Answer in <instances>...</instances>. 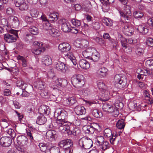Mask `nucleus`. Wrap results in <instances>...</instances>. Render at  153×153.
Returning <instances> with one entry per match:
<instances>
[{
  "instance_id": "f257e3e1",
  "label": "nucleus",
  "mask_w": 153,
  "mask_h": 153,
  "mask_svg": "<svg viewBox=\"0 0 153 153\" xmlns=\"http://www.w3.org/2000/svg\"><path fill=\"white\" fill-rule=\"evenodd\" d=\"M57 125L56 128L61 133H67L70 135L72 134L74 136L76 134V126H73V128L70 130V127L68 124L67 122H62V121H56Z\"/></svg>"
},
{
  "instance_id": "f03ea898",
  "label": "nucleus",
  "mask_w": 153,
  "mask_h": 153,
  "mask_svg": "<svg viewBox=\"0 0 153 153\" xmlns=\"http://www.w3.org/2000/svg\"><path fill=\"white\" fill-rule=\"evenodd\" d=\"M77 91H78L79 94V96L83 95L84 96H86L89 93V91L88 89H84L83 90H80L79 88H82L85 84L84 78L83 76L81 75H77Z\"/></svg>"
},
{
  "instance_id": "7ed1b4c3",
  "label": "nucleus",
  "mask_w": 153,
  "mask_h": 153,
  "mask_svg": "<svg viewBox=\"0 0 153 153\" xmlns=\"http://www.w3.org/2000/svg\"><path fill=\"white\" fill-rule=\"evenodd\" d=\"M114 79L116 87L122 89L126 87L127 80L125 76L120 74H117L115 76Z\"/></svg>"
},
{
  "instance_id": "20e7f679",
  "label": "nucleus",
  "mask_w": 153,
  "mask_h": 153,
  "mask_svg": "<svg viewBox=\"0 0 153 153\" xmlns=\"http://www.w3.org/2000/svg\"><path fill=\"white\" fill-rule=\"evenodd\" d=\"M59 145L61 147H62L64 149L65 153H72L71 152L73 142L70 139L65 140L61 141Z\"/></svg>"
},
{
  "instance_id": "39448f33",
  "label": "nucleus",
  "mask_w": 153,
  "mask_h": 153,
  "mask_svg": "<svg viewBox=\"0 0 153 153\" xmlns=\"http://www.w3.org/2000/svg\"><path fill=\"white\" fill-rule=\"evenodd\" d=\"M124 12L119 11V13L121 17L124 19L126 22H129L131 19V13L130 10V7L128 5L124 6Z\"/></svg>"
},
{
  "instance_id": "423d86ee",
  "label": "nucleus",
  "mask_w": 153,
  "mask_h": 153,
  "mask_svg": "<svg viewBox=\"0 0 153 153\" xmlns=\"http://www.w3.org/2000/svg\"><path fill=\"white\" fill-rule=\"evenodd\" d=\"M34 45H36L37 48L32 50V53L36 55H39L40 54L42 51H44L45 49L43 47V43L42 42L37 41L33 43Z\"/></svg>"
},
{
  "instance_id": "0eeeda50",
  "label": "nucleus",
  "mask_w": 153,
  "mask_h": 153,
  "mask_svg": "<svg viewBox=\"0 0 153 153\" xmlns=\"http://www.w3.org/2000/svg\"><path fill=\"white\" fill-rule=\"evenodd\" d=\"M97 86L102 94V96L106 97L107 100L108 98V96L110 93L107 90V87L105 84L102 82H99L97 83Z\"/></svg>"
},
{
  "instance_id": "6e6552de",
  "label": "nucleus",
  "mask_w": 153,
  "mask_h": 153,
  "mask_svg": "<svg viewBox=\"0 0 153 153\" xmlns=\"http://www.w3.org/2000/svg\"><path fill=\"white\" fill-rule=\"evenodd\" d=\"M104 134L105 137L109 138V140L111 144H113L114 143L116 136V134L114 135L112 133V131L109 128H106L104 131Z\"/></svg>"
},
{
  "instance_id": "1a4fd4ad",
  "label": "nucleus",
  "mask_w": 153,
  "mask_h": 153,
  "mask_svg": "<svg viewBox=\"0 0 153 153\" xmlns=\"http://www.w3.org/2000/svg\"><path fill=\"white\" fill-rule=\"evenodd\" d=\"M59 23L61 25L62 30L65 33L69 32L70 30V26L68 23L66 22L65 19H62L59 21Z\"/></svg>"
},
{
  "instance_id": "9d476101",
  "label": "nucleus",
  "mask_w": 153,
  "mask_h": 153,
  "mask_svg": "<svg viewBox=\"0 0 153 153\" xmlns=\"http://www.w3.org/2000/svg\"><path fill=\"white\" fill-rule=\"evenodd\" d=\"M1 145L4 147L9 146L12 143V140L9 137H3L0 139Z\"/></svg>"
},
{
  "instance_id": "9b49d317",
  "label": "nucleus",
  "mask_w": 153,
  "mask_h": 153,
  "mask_svg": "<svg viewBox=\"0 0 153 153\" xmlns=\"http://www.w3.org/2000/svg\"><path fill=\"white\" fill-rule=\"evenodd\" d=\"M71 48L70 45L66 42L60 44L58 46L59 50L62 52H67L70 50Z\"/></svg>"
},
{
  "instance_id": "f8f14e48",
  "label": "nucleus",
  "mask_w": 153,
  "mask_h": 153,
  "mask_svg": "<svg viewBox=\"0 0 153 153\" xmlns=\"http://www.w3.org/2000/svg\"><path fill=\"white\" fill-rule=\"evenodd\" d=\"M134 28L128 24L124 26L123 31L125 35L130 36L132 35L134 32Z\"/></svg>"
},
{
  "instance_id": "ddd939ff",
  "label": "nucleus",
  "mask_w": 153,
  "mask_h": 153,
  "mask_svg": "<svg viewBox=\"0 0 153 153\" xmlns=\"http://www.w3.org/2000/svg\"><path fill=\"white\" fill-rule=\"evenodd\" d=\"M28 138L24 135H21L17 138L18 143L20 145L25 146L28 143Z\"/></svg>"
},
{
  "instance_id": "4468645a",
  "label": "nucleus",
  "mask_w": 153,
  "mask_h": 153,
  "mask_svg": "<svg viewBox=\"0 0 153 153\" xmlns=\"http://www.w3.org/2000/svg\"><path fill=\"white\" fill-rule=\"evenodd\" d=\"M39 146L42 151L46 153L48 150L50 149L52 146V144L51 143H39Z\"/></svg>"
},
{
  "instance_id": "2eb2a0df",
  "label": "nucleus",
  "mask_w": 153,
  "mask_h": 153,
  "mask_svg": "<svg viewBox=\"0 0 153 153\" xmlns=\"http://www.w3.org/2000/svg\"><path fill=\"white\" fill-rule=\"evenodd\" d=\"M16 35L9 33L5 34L4 36V39L5 41L8 43L14 42L16 40Z\"/></svg>"
},
{
  "instance_id": "dca6fc26",
  "label": "nucleus",
  "mask_w": 153,
  "mask_h": 153,
  "mask_svg": "<svg viewBox=\"0 0 153 153\" xmlns=\"http://www.w3.org/2000/svg\"><path fill=\"white\" fill-rule=\"evenodd\" d=\"M57 132L54 130H49L46 133L47 138L50 140H53L57 137Z\"/></svg>"
},
{
  "instance_id": "f3484780",
  "label": "nucleus",
  "mask_w": 153,
  "mask_h": 153,
  "mask_svg": "<svg viewBox=\"0 0 153 153\" xmlns=\"http://www.w3.org/2000/svg\"><path fill=\"white\" fill-rule=\"evenodd\" d=\"M114 106L111 103L105 102L103 104L102 109L103 110L106 112H108L109 113H111L113 111Z\"/></svg>"
},
{
  "instance_id": "a211bd4d",
  "label": "nucleus",
  "mask_w": 153,
  "mask_h": 153,
  "mask_svg": "<svg viewBox=\"0 0 153 153\" xmlns=\"http://www.w3.org/2000/svg\"><path fill=\"white\" fill-rule=\"evenodd\" d=\"M49 32L51 36L53 37L59 36L60 34V31L54 26H52Z\"/></svg>"
},
{
  "instance_id": "6ab92c4d",
  "label": "nucleus",
  "mask_w": 153,
  "mask_h": 153,
  "mask_svg": "<svg viewBox=\"0 0 153 153\" xmlns=\"http://www.w3.org/2000/svg\"><path fill=\"white\" fill-rule=\"evenodd\" d=\"M65 112L64 111H61L60 113H58V116L57 117L56 121H62V122H66L65 119L67 117Z\"/></svg>"
},
{
  "instance_id": "aec40b11",
  "label": "nucleus",
  "mask_w": 153,
  "mask_h": 153,
  "mask_svg": "<svg viewBox=\"0 0 153 153\" xmlns=\"http://www.w3.org/2000/svg\"><path fill=\"white\" fill-rule=\"evenodd\" d=\"M88 44V42L86 40H80V39H77V48H82L84 47H86Z\"/></svg>"
},
{
  "instance_id": "412c9836",
  "label": "nucleus",
  "mask_w": 153,
  "mask_h": 153,
  "mask_svg": "<svg viewBox=\"0 0 153 153\" xmlns=\"http://www.w3.org/2000/svg\"><path fill=\"white\" fill-rule=\"evenodd\" d=\"M94 48H87L86 50L83 51L82 52V54L83 56L85 58H91V57L92 54L93 49Z\"/></svg>"
},
{
  "instance_id": "4be33fe9",
  "label": "nucleus",
  "mask_w": 153,
  "mask_h": 153,
  "mask_svg": "<svg viewBox=\"0 0 153 153\" xmlns=\"http://www.w3.org/2000/svg\"><path fill=\"white\" fill-rule=\"evenodd\" d=\"M84 131L88 134H91L94 131L95 128L90 125H86L84 126L82 128Z\"/></svg>"
},
{
  "instance_id": "5701e85b",
  "label": "nucleus",
  "mask_w": 153,
  "mask_h": 153,
  "mask_svg": "<svg viewBox=\"0 0 153 153\" xmlns=\"http://www.w3.org/2000/svg\"><path fill=\"white\" fill-rule=\"evenodd\" d=\"M47 121V119L42 114H40L37 117L36 123L41 125L44 124Z\"/></svg>"
},
{
  "instance_id": "b1692460",
  "label": "nucleus",
  "mask_w": 153,
  "mask_h": 153,
  "mask_svg": "<svg viewBox=\"0 0 153 153\" xmlns=\"http://www.w3.org/2000/svg\"><path fill=\"white\" fill-rule=\"evenodd\" d=\"M79 64L81 68L85 69H87L90 67L89 63L84 59L80 60L79 62Z\"/></svg>"
},
{
  "instance_id": "393cba45",
  "label": "nucleus",
  "mask_w": 153,
  "mask_h": 153,
  "mask_svg": "<svg viewBox=\"0 0 153 153\" xmlns=\"http://www.w3.org/2000/svg\"><path fill=\"white\" fill-rule=\"evenodd\" d=\"M77 133H78L79 136L81 137H79V138H81L79 139V140L78 142L79 145V146L82 149H84L85 144H84V140H85L83 137V136L82 134L81 133V131L80 129L78 127L77 128Z\"/></svg>"
},
{
  "instance_id": "a878e982",
  "label": "nucleus",
  "mask_w": 153,
  "mask_h": 153,
  "mask_svg": "<svg viewBox=\"0 0 153 153\" xmlns=\"http://www.w3.org/2000/svg\"><path fill=\"white\" fill-rule=\"evenodd\" d=\"M93 51L92 54L90 59L94 62H97L99 60L100 54L94 48L93 49Z\"/></svg>"
},
{
  "instance_id": "bb28decb",
  "label": "nucleus",
  "mask_w": 153,
  "mask_h": 153,
  "mask_svg": "<svg viewBox=\"0 0 153 153\" xmlns=\"http://www.w3.org/2000/svg\"><path fill=\"white\" fill-rule=\"evenodd\" d=\"M42 61L45 65L48 66L51 64L52 62V60L50 56H45L42 58Z\"/></svg>"
},
{
  "instance_id": "cd10ccee",
  "label": "nucleus",
  "mask_w": 153,
  "mask_h": 153,
  "mask_svg": "<svg viewBox=\"0 0 153 153\" xmlns=\"http://www.w3.org/2000/svg\"><path fill=\"white\" fill-rule=\"evenodd\" d=\"M137 29L139 32L144 35L147 33L149 31V29L148 28L143 25H139Z\"/></svg>"
},
{
  "instance_id": "c85d7f7f",
  "label": "nucleus",
  "mask_w": 153,
  "mask_h": 153,
  "mask_svg": "<svg viewBox=\"0 0 153 153\" xmlns=\"http://www.w3.org/2000/svg\"><path fill=\"white\" fill-rule=\"evenodd\" d=\"M34 85L36 88L41 90L44 88L45 83L41 81L38 80L34 83Z\"/></svg>"
},
{
  "instance_id": "c756f323",
  "label": "nucleus",
  "mask_w": 153,
  "mask_h": 153,
  "mask_svg": "<svg viewBox=\"0 0 153 153\" xmlns=\"http://www.w3.org/2000/svg\"><path fill=\"white\" fill-rule=\"evenodd\" d=\"M120 42L121 45L124 50L128 48V45L127 41V39L123 38L121 36L120 38Z\"/></svg>"
},
{
  "instance_id": "7c9ffc66",
  "label": "nucleus",
  "mask_w": 153,
  "mask_h": 153,
  "mask_svg": "<svg viewBox=\"0 0 153 153\" xmlns=\"http://www.w3.org/2000/svg\"><path fill=\"white\" fill-rule=\"evenodd\" d=\"M26 133L27 137L30 140L31 142H32L35 135V133L32 130L29 129L26 130Z\"/></svg>"
},
{
  "instance_id": "2f4dec72",
  "label": "nucleus",
  "mask_w": 153,
  "mask_h": 153,
  "mask_svg": "<svg viewBox=\"0 0 153 153\" xmlns=\"http://www.w3.org/2000/svg\"><path fill=\"white\" fill-rule=\"evenodd\" d=\"M12 21L11 22L12 25L14 28H17L19 26V23L18 19L17 17H12Z\"/></svg>"
},
{
  "instance_id": "473e14b6",
  "label": "nucleus",
  "mask_w": 153,
  "mask_h": 153,
  "mask_svg": "<svg viewBox=\"0 0 153 153\" xmlns=\"http://www.w3.org/2000/svg\"><path fill=\"white\" fill-rule=\"evenodd\" d=\"M84 140V149H88L92 146L93 142L92 140L89 139V140Z\"/></svg>"
},
{
  "instance_id": "72a5a7b5",
  "label": "nucleus",
  "mask_w": 153,
  "mask_h": 153,
  "mask_svg": "<svg viewBox=\"0 0 153 153\" xmlns=\"http://www.w3.org/2000/svg\"><path fill=\"white\" fill-rule=\"evenodd\" d=\"M17 86L21 87L22 89H25L27 86V84L21 80H18L16 82Z\"/></svg>"
},
{
  "instance_id": "f704fd0d",
  "label": "nucleus",
  "mask_w": 153,
  "mask_h": 153,
  "mask_svg": "<svg viewBox=\"0 0 153 153\" xmlns=\"http://www.w3.org/2000/svg\"><path fill=\"white\" fill-rule=\"evenodd\" d=\"M102 9L103 11L105 12H107L109 9V5L106 1H102Z\"/></svg>"
},
{
  "instance_id": "c9c22d12",
  "label": "nucleus",
  "mask_w": 153,
  "mask_h": 153,
  "mask_svg": "<svg viewBox=\"0 0 153 153\" xmlns=\"http://www.w3.org/2000/svg\"><path fill=\"white\" fill-rule=\"evenodd\" d=\"M91 113L95 117L100 118L102 116V113L97 109H93Z\"/></svg>"
},
{
  "instance_id": "e433bc0d",
  "label": "nucleus",
  "mask_w": 153,
  "mask_h": 153,
  "mask_svg": "<svg viewBox=\"0 0 153 153\" xmlns=\"http://www.w3.org/2000/svg\"><path fill=\"white\" fill-rule=\"evenodd\" d=\"M107 71V69L103 67L99 69L97 71V73L99 75H100L102 76H104L106 75Z\"/></svg>"
},
{
  "instance_id": "4c0bfd02",
  "label": "nucleus",
  "mask_w": 153,
  "mask_h": 153,
  "mask_svg": "<svg viewBox=\"0 0 153 153\" xmlns=\"http://www.w3.org/2000/svg\"><path fill=\"white\" fill-rule=\"evenodd\" d=\"M125 125L124 120L122 119L118 121L116 124V126L117 128L121 129L124 128Z\"/></svg>"
},
{
  "instance_id": "58836bf2",
  "label": "nucleus",
  "mask_w": 153,
  "mask_h": 153,
  "mask_svg": "<svg viewBox=\"0 0 153 153\" xmlns=\"http://www.w3.org/2000/svg\"><path fill=\"white\" fill-rule=\"evenodd\" d=\"M56 67L57 70L59 71H62L65 67V64L63 62L58 61L56 64Z\"/></svg>"
},
{
  "instance_id": "ea45409f",
  "label": "nucleus",
  "mask_w": 153,
  "mask_h": 153,
  "mask_svg": "<svg viewBox=\"0 0 153 153\" xmlns=\"http://www.w3.org/2000/svg\"><path fill=\"white\" fill-rule=\"evenodd\" d=\"M77 115H80L82 114H85V113L86 111L85 108L83 106L77 107Z\"/></svg>"
},
{
  "instance_id": "a19ab883",
  "label": "nucleus",
  "mask_w": 153,
  "mask_h": 153,
  "mask_svg": "<svg viewBox=\"0 0 153 153\" xmlns=\"http://www.w3.org/2000/svg\"><path fill=\"white\" fill-rule=\"evenodd\" d=\"M59 16L56 13H51L49 15V19L51 21H56L58 19Z\"/></svg>"
},
{
  "instance_id": "79ce46f5",
  "label": "nucleus",
  "mask_w": 153,
  "mask_h": 153,
  "mask_svg": "<svg viewBox=\"0 0 153 153\" xmlns=\"http://www.w3.org/2000/svg\"><path fill=\"white\" fill-rule=\"evenodd\" d=\"M133 15L135 18L139 19L143 17V14L140 11H136L134 13Z\"/></svg>"
},
{
  "instance_id": "37998d69",
  "label": "nucleus",
  "mask_w": 153,
  "mask_h": 153,
  "mask_svg": "<svg viewBox=\"0 0 153 153\" xmlns=\"http://www.w3.org/2000/svg\"><path fill=\"white\" fill-rule=\"evenodd\" d=\"M5 132L11 136L13 139L15 138L16 136V133L11 128L8 129Z\"/></svg>"
},
{
  "instance_id": "c03bdc74",
  "label": "nucleus",
  "mask_w": 153,
  "mask_h": 153,
  "mask_svg": "<svg viewBox=\"0 0 153 153\" xmlns=\"http://www.w3.org/2000/svg\"><path fill=\"white\" fill-rule=\"evenodd\" d=\"M30 15L33 17H37L39 14V12L37 10L34 8L30 10Z\"/></svg>"
},
{
  "instance_id": "a18cd8bd",
  "label": "nucleus",
  "mask_w": 153,
  "mask_h": 153,
  "mask_svg": "<svg viewBox=\"0 0 153 153\" xmlns=\"http://www.w3.org/2000/svg\"><path fill=\"white\" fill-rule=\"evenodd\" d=\"M29 30L32 34L34 35H36L39 33L38 28L35 26L30 27L29 28Z\"/></svg>"
},
{
  "instance_id": "49530a36",
  "label": "nucleus",
  "mask_w": 153,
  "mask_h": 153,
  "mask_svg": "<svg viewBox=\"0 0 153 153\" xmlns=\"http://www.w3.org/2000/svg\"><path fill=\"white\" fill-rule=\"evenodd\" d=\"M51 24L49 23V21L45 22H42V25L43 28L46 30H49L52 27Z\"/></svg>"
},
{
  "instance_id": "de8ad7c7",
  "label": "nucleus",
  "mask_w": 153,
  "mask_h": 153,
  "mask_svg": "<svg viewBox=\"0 0 153 153\" xmlns=\"http://www.w3.org/2000/svg\"><path fill=\"white\" fill-rule=\"evenodd\" d=\"M103 22L106 26H111L112 25L111 20L108 18H105L102 20Z\"/></svg>"
},
{
  "instance_id": "09e8293b",
  "label": "nucleus",
  "mask_w": 153,
  "mask_h": 153,
  "mask_svg": "<svg viewBox=\"0 0 153 153\" xmlns=\"http://www.w3.org/2000/svg\"><path fill=\"white\" fill-rule=\"evenodd\" d=\"M85 4H86L85 10L86 12H89L92 7L90 2L89 1H86Z\"/></svg>"
},
{
  "instance_id": "8fccbe9b",
  "label": "nucleus",
  "mask_w": 153,
  "mask_h": 153,
  "mask_svg": "<svg viewBox=\"0 0 153 153\" xmlns=\"http://www.w3.org/2000/svg\"><path fill=\"white\" fill-rule=\"evenodd\" d=\"M95 40L100 45H104L105 44V41L102 38L96 37L95 39Z\"/></svg>"
},
{
  "instance_id": "3c124183",
  "label": "nucleus",
  "mask_w": 153,
  "mask_h": 153,
  "mask_svg": "<svg viewBox=\"0 0 153 153\" xmlns=\"http://www.w3.org/2000/svg\"><path fill=\"white\" fill-rule=\"evenodd\" d=\"M25 20L28 24L30 25L33 24L34 22V20L32 17L29 16H25Z\"/></svg>"
},
{
  "instance_id": "603ef678",
  "label": "nucleus",
  "mask_w": 153,
  "mask_h": 153,
  "mask_svg": "<svg viewBox=\"0 0 153 153\" xmlns=\"http://www.w3.org/2000/svg\"><path fill=\"white\" fill-rule=\"evenodd\" d=\"M67 100V103L71 105L74 104L76 102V99L74 97L68 98Z\"/></svg>"
},
{
  "instance_id": "864d4df0",
  "label": "nucleus",
  "mask_w": 153,
  "mask_h": 153,
  "mask_svg": "<svg viewBox=\"0 0 153 153\" xmlns=\"http://www.w3.org/2000/svg\"><path fill=\"white\" fill-rule=\"evenodd\" d=\"M145 64L147 66L150 67L151 69L153 70V59L147 60Z\"/></svg>"
},
{
  "instance_id": "5fc2aeb1",
  "label": "nucleus",
  "mask_w": 153,
  "mask_h": 153,
  "mask_svg": "<svg viewBox=\"0 0 153 153\" xmlns=\"http://www.w3.org/2000/svg\"><path fill=\"white\" fill-rule=\"evenodd\" d=\"M140 73L141 75H142L143 76H149L152 73L150 71H149L147 69H144L143 70H141L140 72Z\"/></svg>"
},
{
  "instance_id": "6e6d98bb",
  "label": "nucleus",
  "mask_w": 153,
  "mask_h": 153,
  "mask_svg": "<svg viewBox=\"0 0 153 153\" xmlns=\"http://www.w3.org/2000/svg\"><path fill=\"white\" fill-rule=\"evenodd\" d=\"M18 7H19V9L21 10H26L28 8V6L25 1L24 2L22 3Z\"/></svg>"
},
{
  "instance_id": "4d7b16f0",
  "label": "nucleus",
  "mask_w": 153,
  "mask_h": 153,
  "mask_svg": "<svg viewBox=\"0 0 153 153\" xmlns=\"http://www.w3.org/2000/svg\"><path fill=\"white\" fill-rule=\"evenodd\" d=\"M18 59L21 60L22 62V66L24 67H26L27 66V61L22 56H19L18 57Z\"/></svg>"
},
{
  "instance_id": "13d9d810",
  "label": "nucleus",
  "mask_w": 153,
  "mask_h": 153,
  "mask_svg": "<svg viewBox=\"0 0 153 153\" xmlns=\"http://www.w3.org/2000/svg\"><path fill=\"white\" fill-rule=\"evenodd\" d=\"M102 149L105 150L110 147V145L109 143L107 141H104L102 144Z\"/></svg>"
},
{
  "instance_id": "bf43d9fd",
  "label": "nucleus",
  "mask_w": 153,
  "mask_h": 153,
  "mask_svg": "<svg viewBox=\"0 0 153 153\" xmlns=\"http://www.w3.org/2000/svg\"><path fill=\"white\" fill-rule=\"evenodd\" d=\"M146 44L148 46L150 47L153 46V39L151 38H147L146 42Z\"/></svg>"
},
{
  "instance_id": "052dcab7",
  "label": "nucleus",
  "mask_w": 153,
  "mask_h": 153,
  "mask_svg": "<svg viewBox=\"0 0 153 153\" xmlns=\"http://www.w3.org/2000/svg\"><path fill=\"white\" fill-rule=\"evenodd\" d=\"M68 82L65 79H60V86L62 87H65L67 85Z\"/></svg>"
},
{
  "instance_id": "680f3d73",
  "label": "nucleus",
  "mask_w": 153,
  "mask_h": 153,
  "mask_svg": "<svg viewBox=\"0 0 153 153\" xmlns=\"http://www.w3.org/2000/svg\"><path fill=\"white\" fill-rule=\"evenodd\" d=\"M58 149V148L52 146L50 148V149H49L48 150L46 153H56V150Z\"/></svg>"
},
{
  "instance_id": "e2e57ef3",
  "label": "nucleus",
  "mask_w": 153,
  "mask_h": 153,
  "mask_svg": "<svg viewBox=\"0 0 153 153\" xmlns=\"http://www.w3.org/2000/svg\"><path fill=\"white\" fill-rule=\"evenodd\" d=\"M136 54L139 56H141L143 54L144 52L143 50L140 48H138L135 51Z\"/></svg>"
},
{
  "instance_id": "0e129e2a",
  "label": "nucleus",
  "mask_w": 153,
  "mask_h": 153,
  "mask_svg": "<svg viewBox=\"0 0 153 153\" xmlns=\"http://www.w3.org/2000/svg\"><path fill=\"white\" fill-rule=\"evenodd\" d=\"M97 141L100 145H102V143L104 142V138L102 136H98L97 137Z\"/></svg>"
},
{
  "instance_id": "69168bd1",
  "label": "nucleus",
  "mask_w": 153,
  "mask_h": 153,
  "mask_svg": "<svg viewBox=\"0 0 153 153\" xmlns=\"http://www.w3.org/2000/svg\"><path fill=\"white\" fill-rule=\"evenodd\" d=\"M25 1V0H14V2L16 6L19 7L22 3H23Z\"/></svg>"
},
{
  "instance_id": "338daca9",
  "label": "nucleus",
  "mask_w": 153,
  "mask_h": 153,
  "mask_svg": "<svg viewBox=\"0 0 153 153\" xmlns=\"http://www.w3.org/2000/svg\"><path fill=\"white\" fill-rule=\"evenodd\" d=\"M113 110V111L112 112L113 113V115L114 117H117L119 114V111L118 108L114 106V109Z\"/></svg>"
},
{
  "instance_id": "774afa93",
  "label": "nucleus",
  "mask_w": 153,
  "mask_h": 153,
  "mask_svg": "<svg viewBox=\"0 0 153 153\" xmlns=\"http://www.w3.org/2000/svg\"><path fill=\"white\" fill-rule=\"evenodd\" d=\"M92 25L93 28L95 30L98 29L100 28V24L98 22H93L92 24Z\"/></svg>"
}]
</instances>
